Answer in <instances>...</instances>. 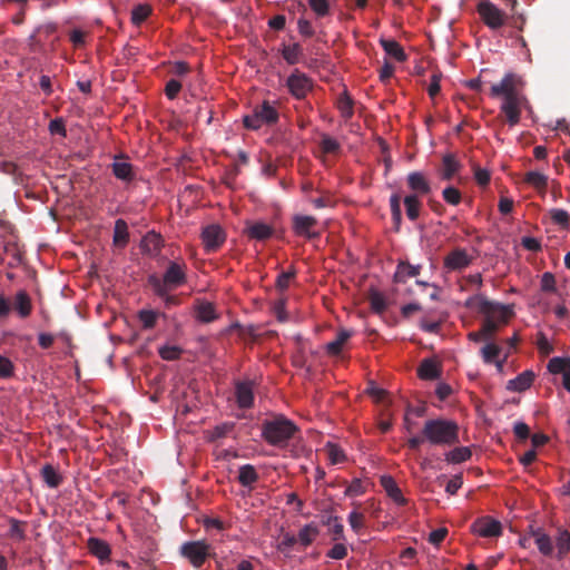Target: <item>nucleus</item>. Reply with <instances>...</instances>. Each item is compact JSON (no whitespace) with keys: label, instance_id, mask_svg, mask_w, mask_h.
<instances>
[{"label":"nucleus","instance_id":"obj_35","mask_svg":"<svg viewBox=\"0 0 570 570\" xmlns=\"http://www.w3.org/2000/svg\"><path fill=\"white\" fill-rule=\"evenodd\" d=\"M461 165L453 154H446L442 158V179L450 180L460 169Z\"/></svg>","mask_w":570,"mask_h":570},{"label":"nucleus","instance_id":"obj_43","mask_svg":"<svg viewBox=\"0 0 570 570\" xmlns=\"http://www.w3.org/2000/svg\"><path fill=\"white\" fill-rule=\"evenodd\" d=\"M153 9L149 4H138L131 11V22L140 26L151 14Z\"/></svg>","mask_w":570,"mask_h":570},{"label":"nucleus","instance_id":"obj_62","mask_svg":"<svg viewBox=\"0 0 570 570\" xmlns=\"http://www.w3.org/2000/svg\"><path fill=\"white\" fill-rule=\"evenodd\" d=\"M49 131L52 135H60L62 137H66L67 136V130H66V126H65L63 119L62 118H56V119L51 120L50 124H49Z\"/></svg>","mask_w":570,"mask_h":570},{"label":"nucleus","instance_id":"obj_7","mask_svg":"<svg viewBox=\"0 0 570 570\" xmlns=\"http://www.w3.org/2000/svg\"><path fill=\"white\" fill-rule=\"evenodd\" d=\"M180 554L186 558L194 568H200L210 557V546L205 541H187L181 544Z\"/></svg>","mask_w":570,"mask_h":570},{"label":"nucleus","instance_id":"obj_44","mask_svg":"<svg viewBox=\"0 0 570 570\" xmlns=\"http://www.w3.org/2000/svg\"><path fill=\"white\" fill-rule=\"evenodd\" d=\"M9 523H10V530H9L8 535L18 541H23L26 539V531H24L26 522L17 520L14 518H9Z\"/></svg>","mask_w":570,"mask_h":570},{"label":"nucleus","instance_id":"obj_46","mask_svg":"<svg viewBox=\"0 0 570 570\" xmlns=\"http://www.w3.org/2000/svg\"><path fill=\"white\" fill-rule=\"evenodd\" d=\"M320 147L324 154H337L341 150L340 142L327 134L321 136Z\"/></svg>","mask_w":570,"mask_h":570},{"label":"nucleus","instance_id":"obj_28","mask_svg":"<svg viewBox=\"0 0 570 570\" xmlns=\"http://www.w3.org/2000/svg\"><path fill=\"white\" fill-rule=\"evenodd\" d=\"M420 271V265H411L406 262H400L394 274V282L405 283L409 278L417 276Z\"/></svg>","mask_w":570,"mask_h":570},{"label":"nucleus","instance_id":"obj_1","mask_svg":"<svg viewBox=\"0 0 570 570\" xmlns=\"http://www.w3.org/2000/svg\"><path fill=\"white\" fill-rule=\"evenodd\" d=\"M523 87L524 81L521 76L508 72L490 88L492 98H502L500 111L511 127L520 122L522 109L531 110L530 101L523 94Z\"/></svg>","mask_w":570,"mask_h":570},{"label":"nucleus","instance_id":"obj_31","mask_svg":"<svg viewBox=\"0 0 570 570\" xmlns=\"http://www.w3.org/2000/svg\"><path fill=\"white\" fill-rule=\"evenodd\" d=\"M258 473L254 465L244 464L238 471V482L245 487L252 489L253 485L258 481Z\"/></svg>","mask_w":570,"mask_h":570},{"label":"nucleus","instance_id":"obj_15","mask_svg":"<svg viewBox=\"0 0 570 570\" xmlns=\"http://www.w3.org/2000/svg\"><path fill=\"white\" fill-rule=\"evenodd\" d=\"M530 534L533 538L534 544L543 557H552L554 546L552 538L542 529L530 527Z\"/></svg>","mask_w":570,"mask_h":570},{"label":"nucleus","instance_id":"obj_61","mask_svg":"<svg viewBox=\"0 0 570 570\" xmlns=\"http://www.w3.org/2000/svg\"><path fill=\"white\" fill-rule=\"evenodd\" d=\"M365 492L364 485L360 479H354L345 490V495L356 497Z\"/></svg>","mask_w":570,"mask_h":570},{"label":"nucleus","instance_id":"obj_41","mask_svg":"<svg viewBox=\"0 0 570 570\" xmlns=\"http://www.w3.org/2000/svg\"><path fill=\"white\" fill-rule=\"evenodd\" d=\"M368 301L371 304V308L375 313L382 314L383 312H385L387 303L384 295L381 292H379L375 288H371L368 292Z\"/></svg>","mask_w":570,"mask_h":570},{"label":"nucleus","instance_id":"obj_39","mask_svg":"<svg viewBox=\"0 0 570 570\" xmlns=\"http://www.w3.org/2000/svg\"><path fill=\"white\" fill-rule=\"evenodd\" d=\"M320 531L318 528L314 523H308L304 525L298 534H297V542H299L303 547H308L312 544V542L316 539Z\"/></svg>","mask_w":570,"mask_h":570},{"label":"nucleus","instance_id":"obj_56","mask_svg":"<svg viewBox=\"0 0 570 570\" xmlns=\"http://www.w3.org/2000/svg\"><path fill=\"white\" fill-rule=\"evenodd\" d=\"M365 517L363 513L357 511H352L348 514V523L354 532L360 533V531L364 528Z\"/></svg>","mask_w":570,"mask_h":570},{"label":"nucleus","instance_id":"obj_11","mask_svg":"<svg viewBox=\"0 0 570 570\" xmlns=\"http://www.w3.org/2000/svg\"><path fill=\"white\" fill-rule=\"evenodd\" d=\"M202 239L205 250L212 253L224 244L226 234L219 225L213 224L203 229Z\"/></svg>","mask_w":570,"mask_h":570},{"label":"nucleus","instance_id":"obj_48","mask_svg":"<svg viewBox=\"0 0 570 570\" xmlns=\"http://www.w3.org/2000/svg\"><path fill=\"white\" fill-rule=\"evenodd\" d=\"M158 316L159 313L153 309H142L138 313V318L141 322L142 327L146 330L153 328L155 326Z\"/></svg>","mask_w":570,"mask_h":570},{"label":"nucleus","instance_id":"obj_32","mask_svg":"<svg viewBox=\"0 0 570 570\" xmlns=\"http://www.w3.org/2000/svg\"><path fill=\"white\" fill-rule=\"evenodd\" d=\"M380 43L382 46V48L384 49V51L393 57L395 60L400 61V62H403L407 59V56L406 53L404 52L403 48L401 47V45L393 40V39H381L380 40Z\"/></svg>","mask_w":570,"mask_h":570},{"label":"nucleus","instance_id":"obj_21","mask_svg":"<svg viewBox=\"0 0 570 570\" xmlns=\"http://www.w3.org/2000/svg\"><path fill=\"white\" fill-rule=\"evenodd\" d=\"M195 317L202 323H212L219 316L215 309V305L210 302L198 299L194 307Z\"/></svg>","mask_w":570,"mask_h":570},{"label":"nucleus","instance_id":"obj_51","mask_svg":"<svg viewBox=\"0 0 570 570\" xmlns=\"http://www.w3.org/2000/svg\"><path fill=\"white\" fill-rule=\"evenodd\" d=\"M309 8L318 18L326 17L330 13L328 0H307Z\"/></svg>","mask_w":570,"mask_h":570},{"label":"nucleus","instance_id":"obj_23","mask_svg":"<svg viewBox=\"0 0 570 570\" xmlns=\"http://www.w3.org/2000/svg\"><path fill=\"white\" fill-rule=\"evenodd\" d=\"M498 328L499 325L491 317H485L481 328L476 332L469 333L468 337L473 342L488 341L493 337Z\"/></svg>","mask_w":570,"mask_h":570},{"label":"nucleus","instance_id":"obj_33","mask_svg":"<svg viewBox=\"0 0 570 570\" xmlns=\"http://www.w3.org/2000/svg\"><path fill=\"white\" fill-rule=\"evenodd\" d=\"M352 336V332L347 330H341L335 340L327 343L325 346V350L328 355L331 356H337L341 354L343 345L348 341V338Z\"/></svg>","mask_w":570,"mask_h":570},{"label":"nucleus","instance_id":"obj_40","mask_svg":"<svg viewBox=\"0 0 570 570\" xmlns=\"http://www.w3.org/2000/svg\"><path fill=\"white\" fill-rule=\"evenodd\" d=\"M472 455L471 449L469 446H459L445 453V461L448 463H462L468 461Z\"/></svg>","mask_w":570,"mask_h":570},{"label":"nucleus","instance_id":"obj_3","mask_svg":"<svg viewBox=\"0 0 570 570\" xmlns=\"http://www.w3.org/2000/svg\"><path fill=\"white\" fill-rule=\"evenodd\" d=\"M148 283L157 296L164 297L167 293L187 283V265L183 261H170L163 277L150 275Z\"/></svg>","mask_w":570,"mask_h":570},{"label":"nucleus","instance_id":"obj_63","mask_svg":"<svg viewBox=\"0 0 570 570\" xmlns=\"http://www.w3.org/2000/svg\"><path fill=\"white\" fill-rule=\"evenodd\" d=\"M295 271L283 272L277 276L276 286L278 289L284 291L289 286V282L294 278Z\"/></svg>","mask_w":570,"mask_h":570},{"label":"nucleus","instance_id":"obj_45","mask_svg":"<svg viewBox=\"0 0 570 570\" xmlns=\"http://www.w3.org/2000/svg\"><path fill=\"white\" fill-rule=\"evenodd\" d=\"M502 348L494 344L488 343L481 348V356L487 364L494 363L497 357L501 354Z\"/></svg>","mask_w":570,"mask_h":570},{"label":"nucleus","instance_id":"obj_17","mask_svg":"<svg viewBox=\"0 0 570 570\" xmlns=\"http://www.w3.org/2000/svg\"><path fill=\"white\" fill-rule=\"evenodd\" d=\"M547 367L552 374H562L563 387L570 392V358L554 356L549 360Z\"/></svg>","mask_w":570,"mask_h":570},{"label":"nucleus","instance_id":"obj_50","mask_svg":"<svg viewBox=\"0 0 570 570\" xmlns=\"http://www.w3.org/2000/svg\"><path fill=\"white\" fill-rule=\"evenodd\" d=\"M326 452L331 464H338L345 461L346 456L342 449L333 443L326 444Z\"/></svg>","mask_w":570,"mask_h":570},{"label":"nucleus","instance_id":"obj_60","mask_svg":"<svg viewBox=\"0 0 570 570\" xmlns=\"http://www.w3.org/2000/svg\"><path fill=\"white\" fill-rule=\"evenodd\" d=\"M328 558L334 560H342L347 556V548L343 543H335L326 554Z\"/></svg>","mask_w":570,"mask_h":570},{"label":"nucleus","instance_id":"obj_12","mask_svg":"<svg viewBox=\"0 0 570 570\" xmlns=\"http://www.w3.org/2000/svg\"><path fill=\"white\" fill-rule=\"evenodd\" d=\"M58 29L57 23L55 22H46L40 26H38L33 33L30 35L28 41L30 50L33 52H41L45 50V43L42 42L41 38L38 36H42L45 39H48L51 35H53Z\"/></svg>","mask_w":570,"mask_h":570},{"label":"nucleus","instance_id":"obj_6","mask_svg":"<svg viewBox=\"0 0 570 570\" xmlns=\"http://www.w3.org/2000/svg\"><path fill=\"white\" fill-rule=\"evenodd\" d=\"M279 119V112L275 106L264 100L261 105L254 107L250 115H246L243 119L245 128L258 130L263 126H274Z\"/></svg>","mask_w":570,"mask_h":570},{"label":"nucleus","instance_id":"obj_52","mask_svg":"<svg viewBox=\"0 0 570 570\" xmlns=\"http://www.w3.org/2000/svg\"><path fill=\"white\" fill-rule=\"evenodd\" d=\"M160 357L166 361H176L180 357L183 350L176 345H165L158 351Z\"/></svg>","mask_w":570,"mask_h":570},{"label":"nucleus","instance_id":"obj_36","mask_svg":"<svg viewBox=\"0 0 570 570\" xmlns=\"http://www.w3.org/2000/svg\"><path fill=\"white\" fill-rule=\"evenodd\" d=\"M40 474L45 483L51 489H56L62 483V476L51 464H45Z\"/></svg>","mask_w":570,"mask_h":570},{"label":"nucleus","instance_id":"obj_4","mask_svg":"<svg viewBox=\"0 0 570 570\" xmlns=\"http://www.w3.org/2000/svg\"><path fill=\"white\" fill-rule=\"evenodd\" d=\"M422 434L431 444L451 446L459 443V426L455 422L435 419L424 423Z\"/></svg>","mask_w":570,"mask_h":570},{"label":"nucleus","instance_id":"obj_59","mask_svg":"<svg viewBox=\"0 0 570 570\" xmlns=\"http://www.w3.org/2000/svg\"><path fill=\"white\" fill-rule=\"evenodd\" d=\"M13 368V363L8 357L0 355V379L11 377Z\"/></svg>","mask_w":570,"mask_h":570},{"label":"nucleus","instance_id":"obj_25","mask_svg":"<svg viewBox=\"0 0 570 570\" xmlns=\"http://www.w3.org/2000/svg\"><path fill=\"white\" fill-rule=\"evenodd\" d=\"M87 547L89 552L98 558L101 562L109 560L111 549L105 540L99 538H89L87 541Z\"/></svg>","mask_w":570,"mask_h":570},{"label":"nucleus","instance_id":"obj_18","mask_svg":"<svg viewBox=\"0 0 570 570\" xmlns=\"http://www.w3.org/2000/svg\"><path fill=\"white\" fill-rule=\"evenodd\" d=\"M235 397L239 409H250L254 404L253 383L250 381L237 382Z\"/></svg>","mask_w":570,"mask_h":570},{"label":"nucleus","instance_id":"obj_16","mask_svg":"<svg viewBox=\"0 0 570 570\" xmlns=\"http://www.w3.org/2000/svg\"><path fill=\"white\" fill-rule=\"evenodd\" d=\"M244 234L249 239L264 242L274 235V228L264 222H246Z\"/></svg>","mask_w":570,"mask_h":570},{"label":"nucleus","instance_id":"obj_57","mask_svg":"<svg viewBox=\"0 0 570 570\" xmlns=\"http://www.w3.org/2000/svg\"><path fill=\"white\" fill-rule=\"evenodd\" d=\"M556 289L554 275L550 272L543 273L541 277V291L547 293H554Z\"/></svg>","mask_w":570,"mask_h":570},{"label":"nucleus","instance_id":"obj_58","mask_svg":"<svg viewBox=\"0 0 570 570\" xmlns=\"http://www.w3.org/2000/svg\"><path fill=\"white\" fill-rule=\"evenodd\" d=\"M297 543V538L293 534L285 533L282 538V540L277 544V550L279 552L286 553L288 552L294 544Z\"/></svg>","mask_w":570,"mask_h":570},{"label":"nucleus","instance_id":"obj_24","mask_svg":"<svg viewBox=\"0 0 570 570\" xmlns=\"http://www.w3.org/2000/svg\"><path fill=\"white\" fill-rule=\"evenodd\" d=\"M534 377V373L530 370H527L519 374L517 377L508 381L507 390L510 392H523L532 385Z\"/></svg>","mask_w":570,"mask_h":570},{"label":"nucleus","instance_id":"obj_10","mask_svg":"<svg viewBox=\"0 0 570 570\" xmlns=\"http://www.w3.org/2000/svg\"><path fill=\"white\" fill-rule=\"evenodd\" d=\"M471 531L482 538L500 537L502 534V524L500 521L485 515L478 518L471 524Z\"/></svg>","mask_w":570,"mask_h":570},{"label":"nucleus","instance_id":"obj_47","mask_svg":"<svg viewBox=\"0 0 570 570\" xmlns=\"http://www.w3.org/2000/svg\"><path fill=\"white\" fill-rule=\"evenodd\" d=\"M390 207H391L392 220L396 225V227H399L401 222H402L401 196H400V194L395 193V194L391 195V197H390Z\"/></svg>","mask_w":570,"mask_h":570},{"label":"nucleus","instance_id":"obj_26","mask_svg":"<svg viewBox=\"0 0 570 570\" xmlns=\"http://www.w3.org/2000/svg\"><path fill=\"white\" fill-rule=\"evenodd\" d=\"M381 485L385 490L386 494L399 505H404L406 499L403 497L401 489L396 484L395 480L390 475H383L380 480Z\"/></svg>","mask_w":570,"mask_h":570},{"label":"nucleus","instance_id":"obj_5","mask_svg":"<svg viewBox=\"0 0 570 570\" xmlns=\"http://www.w3.org/2000/svg\"><path fill=\"white\" fill-rule=\"evenodd\" d=\"M465 306L470 308H478V311L484 314L485 317H491L498 324L499 322L507 323L513 315L511 306L489 301L483 295L469 297L465 302Z\"/></svg>","mask_w":570,"mask_h":570},{"label":"nucleus","instance_id":"obj_2","mask_svg":"<svg viewBox=\"0 0 570 570\" xmlns=\"http://www.w3.org/2000/svg\"><path fill=\"white\" fill-rule=\"evenodd\" d=\"M298 432L297 425L285 417L276 415L262 423V438L266 443L276 448H285Z\"/></svg>","mask_w":570,"mask_h":570},{"label":"nucleus","instance_id":"obj_14","mask_svg":"<svg viewBox=\"0 0 570 570\" xmlns=\"http://www.w3.org/2000/svg\"><path fill=\"white\" fill-rule=\"evenodd\" d=\"M317 220L313 216L295 215L293 217V230L297 236L306 238H316L318 233L312 229L316 226Z\"/></svg>","mask_w":570,"mask_h":570},{"label":"nucleus","instance_id":"obj_42","mask_svg":"<svg viewBox=\"0 0 570 570\" xmlns=\"http://www.w3.org/2000/svg\"><path fill=\"white\" fill-rule=\"evenodd\" d=\"M524 181L538 190H546L548 177L539 171H528L524 175Z\"/></svg>","mask_w":570,"mask_h":570},{"label":"nucleus","instance_id":"obj_38","mask_svg":"<svg viewBox=\"0 0 570 570\" xmlns=\"http://www.w3.org/2000/svg\"><path fill=\"white\" fill-rule=\"evenodd\" d=\"M405 213L410 220L414 222L420 217L422 203L417 195H406L403 199Z\"/></svg>","mask_w":570,"mask_h":570},{"label":"nucleus","instance_id":"obj_8","mask_svg":"<svg viewBox=\"0 0 570 570\" xmlns=\"http://www.w3.org/2000/svg\"><path fill=\"white\" fill-rule=\"evenodd\" d=\"M476 12L483 23L493 30L501 28L507 20L505 13L490 0H480L476 6Z\"/></svg>","mask_w":570,"mask_h":570},{"label":"nucleus","instance_id":"obj_53","mask_svg":"<svg viewBox=\"0 0 570 570\" xmlns=\"http://www.w3.org/2000/svg\"><path fill=\"white\" fill-rule=\"evenodd\" d=\"M337 108L342 112L343 117L351 118L353 116V101L346 94L340 96L337 100Z\"/></svg>","mask_w":570,"mask_h":570},{"label":"nucleus","instance_id":"obj_54","mask_svg":"<svg viewBox=\"0 0 570 570\" xmlns=\"http://www.w3.org/2000/svg\"><path fill=\"white\" fill-rule=\"evenodd\" d=\"M442 196L448 204L453 206L459 205L462 198L461 191L453 186L445 187L442 191Z\"/></svg>","mask_w":570,"mask_h":570},{"label":"nucleus","instance_id":"obj_27","mask_svg":"<svg viewBox=\"0 0 570 570\" xmlns=\"http://www.w3.org/2000/svg\"><path fill=\"white\" fill-rule=\"evenodd\" d=\"M554 558L559 561L563 560L570 552V532L566 529H559L556 537Z\"/></svg>","mask_w":570,"mask_h":570},{"label":"nucleus","instance_id":"obj_13","mask_svg":"<svg viewBox=\"0 0 570 570\" xmlns=\"http://www.w3.org/2000/svg\"><path fill=\"white\" fill-rule=\"evenodd\" d=\"M473 261L464 248H455L444 257V267L448 271H462Z\"/></svg>","mask_w":570,"mask_h":570},{"label":"nucleus","instance_id":"obj_55","mask_svg":"<svg viewBox=\"0 0 570 570\" xmlns=\"http://www.w3.org/2000/svg\"><path fill=\"white\" fill-rule=\"evenodd\" d=\"M234 426H235L234 423H228V422L215 426L210 433V440L216 441L218 439H223V438L227 436L234 430Z\"/></svg>","mask_w":570,"mask_h":570},{"label":"nucleus","instance_id":"obj_29","mask_svg":"<svg viewBox=\"0 0 570 570\" xmlns=\"http://www.w3.org/2000/svg\"><path fill=\"white\" fill-rule=\"evenodd\" d=\"M13 307L21 318H26L31 314L32 304L27 292L19 291L14 296Z\"/></svg>","mask_w":570,"mask_h":570},{"label":"nucleus","instance_id":"obj_37","mask_svg":"<svg viewBox=\"0 0 570 570\" xmlns=\"http://www.w3.org/2000/svg\"><path fill=\"white\" fill-rule=\"evenodd\" d=\"M282 57L288 65H296L303 57V48L299 43L283 45Z\"/></svg>","mask_w":570,"mask_h":570},{"label":"nucleus","instance_id":"obj_30","mask_svg":"<svg viewBox=\"0 0 570 570\" xmlns=\"http://www.w3.org/2000/svg\"><path fill=\"white\" fill-rule=\"evenodd\" d=\"M417 374L422 380H436L440 377L441 371L434 360L425 358L421 362Z\"/></svg>","mask_w":570,"mask_h":570},{"label":"nucleus","instance_id":"obj_9","mask_svg":"<svg viewBox=\"0 0 570 570\" xmlns=\"http://www.w3.org/2000/svg\"><path fill=\"white\" fill-rule=\"evenodd\" d=\"M286 86L296 99H304L313 89V80L304 72L295 69L287 78Z\"/></svg>","mask_w":570,"mask_h":570},{"label":"nucleus","instance_id":"obj_20","mask_svg":"<svg viewBox=\"0 0 570 570\" xmlns=\"http://www.w3.org/2000/svg\"><path fill=\"white\" fill-rule=\"evenodd\" d=\"M122 156L116 157L115 161L111 164V170L114 176L125 183H131L136 174L134 171V166L125 160H121Z\"/></svg>","mask_w":570,"mask_h":570},{"label":"nucleus","instance_id":"obj_19","mask_svg":"<svg viewBox=\"0 0 570 570\" xmlns=\"http://www.w3.org/2000/svg\"><path fill=\"white\" fill-rule=\"evenodd\" d=\"M409 188L413 191L412 195L424 196L430 194L431 186L426 177L421 171H412L406 178Z\"/></svg>","mask_w":570,"mask_h":570},{"label":"nucleus","instance_id":"obj_34","mask_svg":"<svg viewBox=\"0 0 570 570\" xmlns=\"http://www.w3.org/2000/svg\"><path fill=\"white\" fill-rule=\"evenodd\" d=\"M128 242L129 232L127 223L124 219H117L114 227V244L119 248H124Z\"/></svg>","mask_w":570,"mask_h":570},{"label":"nucleus","instance_id":"obj_49","mask_svg":"<svg viewBox=\"0 0 570 570\" xmlns=\"http://www.w3.org/2000/svg\"><path fill=\"white\" fill-rule=\"evenodd\" d=\"M550 218L552 222L562 228H568L570 223V215L567 210L561 208H553L550 210Z\"/></svg>","mask_w":570,"mask_h":570},{"label":"nucleus","instance_id":"obj_22","mask_svg":"<svg viewBox=\"0 0 570 570\" xmlns=\"http://www.w3.org/2000/svg\"><path fill=\"white\" fill-rule=\"evenodd\" d=\"M164 246V239L160 234L151 230L148 232L141 239V250L148 255L156 256L159 254Z\"/></svg>","mask_w":570,"mask_h":570},{"label":"nucleus","instance_id":"obj_64","mask_svg":"<svg viewBox=\"0 0 570 570\" xmlns=\"http://www.w3.org/2000/svg\"><path fill=\"white\" fill-rule=\"evenodd\" d=\"M448 535V529L444 527L433 530L429 534V542L433 546H439Z\"/></svg>","mask_w":570,"mask_h":570}]
</instances>
